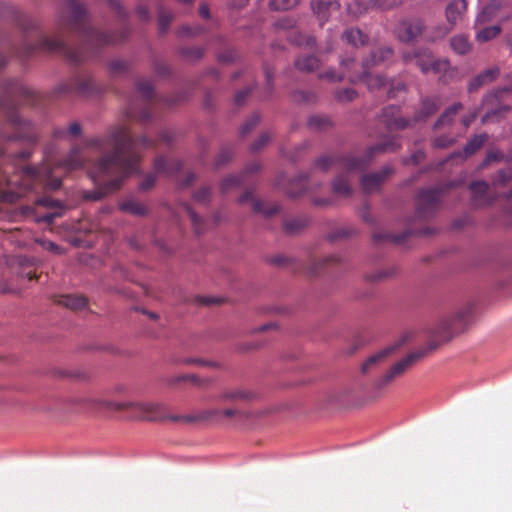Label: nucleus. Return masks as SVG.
<instances>
[{
  "mask_svg": "<svg viewBox=\"0 0 512 512\" xmlns=\"http://www.w3.org/2000/svg\"><path fill=\"white\" fill-rule=\"evenodd\" d=\"M295 66L300 71L312 72L319 67V59L313 55L298 57Z\"/></svg>",
  "mask_w": 512,
  "mask_h": 512,
  "instance_id": "a19ab883",
  "label": "nucleus"
},
{
  "mask_svg": "<svg viewBox=\"0 0 512 512\" xmlns=\"http://www.w3.org/2000/svg\"><path fill=\"white\" fill-rule=\"evenodd\" d=\"M138 92L141 94V103H131L126 111V116L130 121L147 123L151 120L150 103L155 97L152 83L147 79H140L136 83Z\"/></svg>",
  "mask_w": 512,
  "mask_h": 512,
  "instance_id": "6e6552de",
  "label": "nucleus"
},
{
  "mask_svg": "<svg viewBox=\"0 0 512 512\" xmlns=\"http://www.w3.org/2000/svg\"><path fill=\"white\" fill-rule=\"evenodd\" d=\"M506 0H491L478 14L476 20L481 23H498L508 19L505 11Z\"/></svg>",
  "mask_w": 512,
  "mask_h": 512,
  "instance_id": "ddd939ff",
  "label": "nucleus"
},
{
  "mask_svg": "<svg viewBox=\"0 0 512 512\" xmlns=\"http://www.w3.org/2000/svg\"><path fill=\"white\" fill-rule=\"evenodd\" d=\"M429 349H420L409 353L406 357L394 364L382 377L375 382L376 389H383L389 385L395 378L403 375L410 367L421 360Z\"/></svg>",
  "mask_w": 512,
  "mask_h": 512,
  "instance_id": "1a4fd4ad",
  "label": "nucleus"
},
{
  "mask_svg": "<svg viewBox=\"0 0 512 512\" xmlns=\"http://www.w3.org/2000/svg\"><path fill=\"white\" fill-rule=\"evenodd\" d=\"M474 27L476 29V40L480 43L496 38L501 32V26L498 23H481L479 25L478 20H476Z\"/></svg>",
  "mask_w": 512,
  "mask_h": 512,
  "instance_id": "b1692460",
  "label": "nucleus"
},
{
  "mask_svg": "<svg viewBox=\"0 0 512 512\" xmlns=\"http://www.w3.org/2000/svg\"><path fill=\"white\" fill-rule=\"evenodd\" d=\"M400 144L395 139H388L369 147L363 157L353 154L325 155L315 161V167L321 171H327L331 167H337L343 171L332 182V191L336 196L348 197L352 194V182L350 174L361 172L367 168L372 158L380 153L395 152L400 149Z\"/></svg>",
  "mask_w": 512,
  "mask_h": 512,
  "instance_id": "39448f33",
  "label": "nucleus"
},
{
  "mask_svg": "<svg viewBox=\"0 0 512 512\" xmlns=\"http://www.w3.org/2000/svg\"><path fill=\"white\" fill-rule=\"evenodd\" d=\"M93 408L99 411H128L130 416L142 420L159 421L171 420L174 422H195L204 420H220V409H207L198 415H168L163 405L152 402H130V401H109L95 399L92 401Z\"/></svg>",
  "mask_w": 512,
  "mask_h": 512,
  "instance_id": "423d86ee",
  "label": "nucleus"
},
{
  "mask_svg": "<svg viewBox=\"0 0 512 512\" xmlns=\"http://www.w3.org/2000/svg\"><path fill=\"white\" fill-rule=\"evenodd\" d=\"M319 78L326 80L330 83L341 82L344 79V75L341 71H336L334 68H329L325 72L319 74Z\"/></svg>",
  "mask_w": 512,
  "mask_h": 512,
  "instance_id": "603ef678",
  "label": "nucleus"
},
{
  "mask_svg": "<svg viewBox=\"0 0 512 512\" xmlns=\"http://www.w3.org/2000/svg\"><path fill=\"white\" fill-rule=\"evenodd\" d=\"M358 97V93L353 88H343L335 91V98L340 102H352Z\"/></svg>",
  "mask_w": 512,
  "mask_h": 512,
  "instance_id": "8fccbe9b",
  "label": "nucleus"
},
{
  "mask_svg": "<svg viewBox=\"0 0 512 512\" xmlns=\"http://www.w3.org/2000/svg\"><path fill=\"white\" fill-rule=\"evenodd\" d=\"M69 15L59 18L57 31L48 36L39 31L35 20L24 15L18 19V25L28 33L35 30L37 41L32 43L25 37L19 52L21 57H29L37 52L63 56L72 64H79L86 58L96 55L101 47L118 43L127 37L126 30L121 33H105L95 29L90 23V15L83 3L66 0Z\"/></svg>",
  "mask_w": 512,
  "mask_h": 512,
  "instance_id": "f257e3e1",
  "label": "nucleus"
},
{
  "mask_svg": "<svg viewBox=\"0 0 512 512\" xmlns=\"http://www.w3.org/2000/svg\"><path fill=\"white\" fill-rule=\"evenodd\" d=\"M504 154L501 151H489L481 164V168L486 167L493 161H501L504 159Z\"/></svg>",
  "mask_w": 512,
  "mask_h": 512,
  "instance_id": "680f3d73",
  "label": "nucleus"
},
{
  "mask_svg": "<svg viewBox=\"0 0 512 512\" xmlns=\"http://www.w3.org/2000/svg\"><path fill=\"white\" fill-rule=\"evenodd\" d=\"M340 7V4L336 0H312L311 1V9L320 24L323 25L326 21H328L330 12L336 11Z\"/></svg>",
  "mask_w": 512,
  "mask_h": 512,
  "instance_id": "4be33fe9",
  "label": "nucleus"
},
{
  "mask_svg": "<svg viewBox=\"0 0 512 512\" xmlns=\"http://www.w3.org/2000/svg\"><path fill=\"white\" fill-rule=\"evenodd\" d=\"M340 71L344 79L349 81V75L353 72H362V63L359 65L354 58H343L340 60Z\"/></svg>",
  "mask_w": 512,
  "mask_h": 512,
  "instance_id": "c03bdc74",
  "label": "nucleus"
},
{
  "mask_svg": "<svg viewBox=\"0 0 512 512\" xmlns=\"http://www.w3.org/2000/svg\"><path fill=\"white\" fill-rule=\"evenodd\" d=\"M260 169V165L258 163H252L246 167L244 172L237 175H230L224 178L220 184V190L222 194H226L232 189L240 187L244 183L247 182V175L257 172Z\"/></svg>",
  "mask_w": 512,
  "mask_h": 512,
  "instance_id": "412c9836",
  "label": "nucleus"
},
{
  "mask_svg": "<svg viewBox=\"0 0 512 512\" xmlns=\"http://www.w3.org/2000/svg\"><path fill=\"white\" fill-rule=\"evenodd\" d=\"M380 121L389 131L404 130L411 125V120L400 116V108L395 105H389L382 109Z\"/></svg>",
  "mask_w": 512,
  "mask_h": 512,
  "instance_id": "f3484780",
  "label": "nucleus"
},
{
  "mask_svg": "<svg viewBox=\"0 0 512 512\" xmlns=\"http://www.w3.org/2000/svg\"><path fill=\"white\" fill-rule=\"evenodd\" d=\"M270 134L268 132L262 133L256 141L251 146L253 151H258L263 148L270 140Z\"/></svg>",
  "mask_w": 512,
  "mask_h": 512,
  "instance_id": "774afa93",
  "label": "nucleus"
},
{
  "mask_svg": "<svg viewBox=\"0 0 512 512\" xmlns=\"http://www.w3.org/2000/svg\"><path fill=\"white\" fill-rule=\"evenodd\" d=\"M412 232L409 230V231H406L405 233L401 234V235H392V234H374V240L375 241H380L382 239H387V240H391L392 242L394 243H401L402 241H404V239L409 235L411 234Z\"/></svg>",
  "mask_w": 512,
  "mask_h": 512,
  "instance_id": "052dcab7",
  "label": "nucleus"
},
{
  "mask_svg": "<svg viewBox=\"0 0 512 512\" xmlns=\"http://www.w3.org/2000/svg\"><path fill=\"white\" fill-rule=\"evenodd\" d=\"M441 198V189H424L418 193L416 201V216L425 220L430 218L438 208Z\"/></svg>",
  "mask_w": 512,
  "mask_h": 512,
  "instance_id": "9d476101",
  "label": "nucleus"
},
{
  "mask_svg": "<svg viewBox=\"0 0 512 512\" xmlns=\"http://www.w3.org/2000/svg\"><path fill=\"white\" fill-rule=\"evenodd\" d=\"M180 35H187V36H195L202 34L204 32L203 28L201 26H188L184 25L179 29Z\"/></svg>",
  "mask_w": 512,
  "mask_h": 512,
  "instance_id": "0e129e2a",
  "label": "nucleus"
},
{
  "mask_svg": "<svg viewBox=\"0 0 512 512\" xmlns=\"http://www.w3.org/2000/svg\"><path fill=\"white\" fill-rule=\"evenodd\" d=\"M58 303L71 310H82L87 304L88 300L86 297L81 295H62L58 300Z\"/></svg>",
  "mask_w": 512,
  "mask_h": 512,
  "instance_id": "c9c22d12",
  "label": "nucleus"
},
{
  "mask_svg": "<svg viewBox=\"0 0 512 512\" xmlns=\"http://www.w3.org/2000/svg\"><path fill=\"white\" fill-rule=\"evenodd\" d=\"M439 109V100L436 98H425L422 101L420 110L414 116V122L424 121L432 116Z\"/></svg>",
  "mask_w": 512,
  "mask_h": 512,
  "instance_id": "72a5a7b5",
  "label": "nucleus"
},
{
  "mask_svg": "<svg viewBox=\"0 0 512 512\" xmlns=\"http://www.w3.org/2000/svg\"><path fill=\"white\" fill-rule=\"evenodd\" d=\"M512 181V168L498 170L491 179L494 188L506 187Z\"/></svg>",
  "mask_w": 512,
  "mask_h": 512,
  "instance_id": "ea45409f",
  "label": "nucleus"
},
{
  "mask_svg": "<svg viewBox=\"0 0 512 512\" xmlns=\"http://www.w3.org/2000/svg\"><path fill=\"white\" fill-rule=\"evenodd\" d=\"M180 53L183 57H185L188 60L196 61L203 57L204 55V49L202 47H183L180 50Z\"/></svg>",
  "mask_w": 512,
  "mask_h": 512,
  "instance_id": "de8ad7c7",
  "label": "nucleus"
},
{
  "mask_svg": "<svg viewBox=\"0 0 512 512\" xmlns=\"http://www.w3.org/2000/svg\"><path fill=\"white\" fill-rule=\"evenodd\" d=\"M119 208L121 211L135 216H144L148 212L147 207L135 199H127L122 201L119 204Z\"/></svg>",
  "mask_w": 512,
  "mask_h": 512,
  "instance_id": "e433bc0d",
  "label": "nucleus"
},
{
  "mask_svg": "<svg viewBox=\"0 0 512 512\" xmlns=\"http://www.w3.org/2000/svg\"><path fill=\"white\" fill-rule=\"evenodd\" d=\"M259 115L253 114L240 128V135H247L259 123Z\"/></svg>",
  "mask_w": 512,
  "mask_h": 512,
  "instance_id": "bf43d9fd",
  "label": "nucleus"
},
{
  "mask_svg": "<svg viewBox=\"0 0 512 512\" xmlns=\"http://www.w3.org/2000/svg\"><path fill=\"white\" fill-rule=\"evenodd\" d=\"M187 377H189V381L197 387H208L213 382V379L211 378H200L196 374H188Z\"/></svg>",
  "mask_w": 512,
  "mask_h": 512,
  "instance_id": "69168bd1",
  "label": "nucleus"
},
{
  "mask_svg": "<svg viewBox=\"0 0 512 512\" xmlns=\"http://www.w3.org/2000/svg\"><path fill=\"white\" fill-rule=\"evenodd\" d=\"M404 340L397 342L395 345L388 346L378 353L370 356L362 365V372L367 373L373 366L382 362L387 356L392 354L397 348H399Z\"/></svg>",
  "mask_w": 512,
  "mask_h": 512,
  "instance_id": "c756f323",
  "label": "nucleus"
},
{
  "mask_svg": "<svg viewBox=\"0 0 512 512\" xmlns=\"http://www.w3.org/2000/svg\"><path fill=\"white\" fill-rule=\"evenodd\" d=\"M83 145L100 153L88 170L96 190L85 194L87 200L97 201L117 191L124 180L138 170L141 155L137 140L126 126H113L103 136L86 139Z\"/></svg>",
  "mask_w": 512,
  "mask_h": 512,
  "instance_id": "f03ea898",
  "label": "nucleus"
},
{
  "mask_svg": "<svg viewBox=\"0 0 512 512\" xmlns=\"http://www.w3.org/2000/svg\"><path fill=\"white\" fill-rule=\"evenodd\" d=\"M471 192V204L475 208H482L493 203L494 198L488 194L489 184L486 181L478 180L469 184Z\"/></svg>",
  "mask_w": 512,
  "mask_h": 512,
  "instance_id": "aec40b11",
  "label": "nucleus"
},
{
  "mask_svg": "<svg viewBox=\"0 0 512 512\" xmlns=\"http://www.w3.org/2000/svg\"><path fill=\"white\" fill-rule=\"evenodd\" d=\"M424 31V24L421 19H404L395 28L397 38L405 43L417 39Z\"/></svg>",
  "mask_w": 512,
  "mask_h": 512,
  "instance_id": "2eb2a0df",
  "label": "nucleus"
},
{
  "mask_svg": "<svg viewBox=\"0 0 512 512\" xmlns=\"http://www.w3.org/2000/svg\"><path fill=\"white\" fill-rule=\"evenodd\" d=\"M38 95L33 90L17 80L7 81L0 95V116L4 125L0 129V136L5 140H24L35 143L38 139L34 126L22 120L17 107L20 104L35 105Z\"/></svg>",
  "mask_w": 512,
  "mask_h": 512,
  "instance_id": "20e7f679",
  "label": "nucleus"
},
{
  "mask_svg": "<svg viewBox=\"0 0 512 512\" xmlns=\"http://www.w3.org/2000/svg\"><path fill=\"white\" fill-rule=\"evenodd\" d=\"M449 61L446 59H434L432 57V62L430 64V71H432L435 74H439L441 72L447 71L449 68Z\"/></svg>",
  "mask_w": 512,
  "mask_h": 512,
  "instance_id": "13d9d810",
  "label": "nucleus"
},
{
  "mask_svg": "<svg viewBox=\"0 0 512 512\" xmlns=\"http://www.w3.org/2000/svg\"><path fill=\"white\" fill-rule=\"evenodd\" d=\"M455 141H456L455 136L444 134V135L435 137L432 140V145L435 148H447V147L453 145L455 143Z\"/></svg>",
  "mask_w": 512,
  "mask_h": 512,
  "instance_id": "864d4df0",
  "label": "nucleus"
},
{
  "mask_svg": "<svg viewBox=\"0 0 512 512\" xmlns=\"http://www.w3.org/2000/svg\"><path fill=\"white\" fill-rule=\"evenodd\" d=\"M510 91H512V86L499 88L484 97L483 106L486 108V113L482 118L483 123H487L494 118H499L503 113L510 110L509 106L500 104L503 95Z\"/></svg>",
  "mask_w": 512,
  "mask_h": 512,
  "instance_id": "9b49d317",
  "label": "nucleus"
},
{
  "mask_svg": "<svg viewBox=\"0 0 512 512\" xmlns=\"http://www.w3.org/2000/svg\"><path fill=\"white\" fill-rule=\"evenodd\" d=\"M394 173L391 166H384L380 171L364 174L360 179V185L365 193L378 191L384 181Z\"/></svg>",
  "mask_w": 512,
  "mask_h": 512,
  "instance_id": "a211bd4d",
  "label": "nucleus"
},
{
  "mask_svg": "<svg viewBox=\"0 0 512 512\" xmlns=\"http://www.w3.org/2000/svg\"><path fill=\"white\" fill-rule=\"evenodd\" d=\"M450 47L455 53L465 55L470 52L472 45L465 35H456L450 39Z\"/></svg>",
  "mask_w": 512,
  "mask_h": 512,
  "instance_id": "58836bf2",
  "label": "nucleus"
},
{
  "mask_svg": "<svg viewBox=\"0 0 512 512\" xmlns=\"http://www.w3.org/2000/svg\"><path fill=\"white\" fill-rule=\"evenodd\" d=\"M95 90V83L93 79L86 75H78L70 80L61 83L57 87L58 94H81L89 95Z\"/></svg>",
  "mask_w": 512,
  "mask_h": 512,
  "instance_id": "f8f14e48",
  "label": "nucleus"
},
{
  "mask_svg": "<svg viewBox=\"0 0 512 512\" xmlns=\"http://www.w3.org/2000/svg\"><path fill=\"white\" fill-rule=\"evenodd\" d=\"M462 108L463 105L461 103H455L448 107L435 122L434 130L437 131L449 127Z\"/></svg>",
  "mask_w": 512,
  "mask_h": 512,
  "instance_id": "473e14b6",
  "label": "nucleus"
},
{
  "mask_svg": "<svg viewBox=\"0 0 512 512\" xmlns=\"http://www.w3.org/2000/svg\"><path fill=\"white\" fill-rule=\"evenodd\" d=\"M468 311L466 310H460L454 315H450L447 317L442 318L439 321L436 334L438 337L442 340L449 339L454 333H457L466 316Z\"/></svg>",
  "mask_w": 512,
  "mask_h": 512,
  "instance_id": "dca6fc26",
  "label": "nucleus"
},
{
  "mask_svg": "<svg viewBox=\"0 0 512 512\" xmlns=\"http://www.w3.org/2000/svg\"><path fill=\"white\" fill-rule=\"evenodd\" d=\"M31 151L24 150L15 155L14 164H7L0 169V201L13 203L25 192L41 188L55 191L61 187L62 175L86 166L82 148L73 146L67 156L57 164L46 155L40 166H18L17 162L30 158Z\"/></svg>",
  "mask_w": 512,
  "mask_h": 512,
  "instance_id": "7ed1b4c3",
  "label": "nucleus"
},
{
  "mask_svg": "<svg viewBox=\"0 0 512 512\" xmlns=\"http://www.w3.org/2000/svg\"><path fill=\"white\" fill-rule=\"evenodd\" d=\"M290 41L298 46L306 45L308 47H314L316 44V39L312 36H304L300 33H292L289 36Z\"/></svg>",
  "mask_w": 512,
  "mask_h": 512,
  "instance_id": "09e8293b",
  "label": "nucleus"
},
{
  "mask_svg": "<svg viewBox=\"0 0 512 512\" xmlns=\"http://www.w3.org/2000/svg\"><path fill=\"white\" fill-rule=\"evenodd\" d=\"M156 182V176L153 173H149L145 176L143 181L139 184V189L142 191H148L154 187Z\"/></svg>",
  "mask_w": 512,
  "mask_h": 512,
  "instance_id": "338daca9",
  "label": "nucleus"
},
{
  "mask_svg": "<svg viewBox=\"0 0 512 512\" xmlns=\"http://www.w3.org/2000/svg\"><path fill=\"white\" fill-rule=\"evenodd\" d=\"M341 40L348 45L359 48L367 45L369 37L359 28H348L342 33Z\"/></svg>",
  "mask_w": 512,
  "mask_h": 512,
  "instance_id": "a878e982",
  "label": "nucleus"
},
{
  "mask_svg": "<svg viewBox=\"0 0 512 512\" xmlns=\"http://www.w3.org/2000/svg\"><path fill=\"white\" fill-rule=\"evenodd\" d=\"M299 0H271L269 6L273 10H288L295 7Z\"/></svg>",
  "mask_w": 512,
  "mask_h": 512,
  "instance_id": "4d7b16f0",
  "label": "nucleus"
},
{
  "mask_svg": "<svg viewBox=\"0 0 512 512\" xmlns=\"http://www.w3.org/2000/svg\"><path fill=\"white\" fill-rule=\"evenodd\" d=\"M173 19V14L164 9H160L158 13V25L161 33H165Z\"/></svg>",
  "mask_w": 512,
  "mask_h": 512,
  "instance_id": "3c124183",
  "label": "nucleus"
},
{
  "mask_svg": "<svg viewBox=\"0 0 512 512\" xmlns=\"http://www.w3.org/2000/svg\"><path fill=\"white\" fill-rule=\"evenodd\" d=\"M308 225V219L305 216H296L287 218L284 221L283 229L288 234H296L299 233L302 229H304Z\"/></svg>",
  "mask_w": 512,
  "mask_h": 512,
  "instance_id": "4c0bfd02",
  "label": "nucleus"
},
{
  "mask_svg": "<svg viewBox=\"0 0 512 512\" xmlns=\"http://www.w3.org/2000/svg\"><path fill=\"white\" fill-rule=\"evenodd\" d=\"M195 202L200 204H207L211 199V188L208 186L201 187L193 194Z\"/></svg>",
  "mask_w": 512,
  "mask_h": 512,
  "instance_id": "5fc2aeb1",
  "label": "nucleus"
},
{
  "mask_svg": "<svg viewBox=\"0 0 512 512\" xmlns=\"http://www.w3.org/2000/svg\"><path fill=\"white\" fill-rule=\"evenodd\" d=\"M252 396V393L247 390L242 388H232L222 391L217 399L222 402L238 403L246 402L250 400Z\"/></svg>",
  "mask_w": 512,
  "mask_h": 512,
  "instance_id": "cd10ccee",
  "label": "nucleus"
},
{
  "mask_svg": "<svg viewBox=\"0 0 512 512\" xmlns=\"http://www.w3.org/2000/svg\"><path fill=\"white\" fill-rule=\"evenodd\" d=\"M178 364L183 365H197L207 368L219 369L221 365L216 361L205 360L202 358L187 357L177 361Z\"/></svg>",
  "mask_w": 512,
  "mask_h": 512,
  "instance_id": "49530a36",
  "label": "nucleus"
},
{
  "mask_svg": "<svg viewBox=\"0 0 512 512\" xmlns=\"http://www.w3.org/2000/svg\"><path fill=\"white\" fill-rule=\"evenodd\" d=\"M432 53L428 49H422L414 52H404L402 57L404 62H412L415 61V64L420 68V70L427 74L430 72V64L432 62Z\"/></svg>",
  "mask_w": 512,
  "mask_h": 512,
  "instance_id": "5701e85b",
  "label": "nucleus"
},
{
  "mask_svg": "<svg viewBox=\"0 0 512 512\" xmlns=\"http://www.w3.org/2000/svg\"><path fill=\"white\" fill-rule=\"evenodd\" d=\"M182 168L181 161L177 159H168L166 157H157L154 161V169L159 174L173 176Z\"/></svg>",
  "mask_w": 512,
  "mask_h": 512,
  "instance_id": "393cba45",
  "label": "nucleus"
},
{
  "mask_svg": "<svg viewBox=\"0 0 512 512\" xmlns=\"http://www.w3.org/2000/svg\"><path fill=\"white\" fill-rule=\"evenodd\" d=\"M250 201L255 213H259L266 218H270L280 211V206L276 203H266L253 196L252 191H245L237 200L239 204Z\"/></svg>",
  "mask_w": 512,
  "mask_h": 512,
  "instance_id": "6ab92c4d",
  "label": "nucleus"
},
{
  "mask_svg": "<svg viewBox=\"0 0 512 512\" xmlns=\"http://www.w3.org/2000/svg\"><path fill=\"white\" fill-rule=\"evenodd\" d=\"M340 262H341V259L337 255L325 256V257L321 258L319 261H317V262L315 261L312 264L311 270L315 274L320 273L325 268H327L331 265L338 264Z\"/></svg>",
  "mask_w": 512,
  "mask_h": 512,
  "instance_id": "a18cd8bd",
  "label": "nucleus"
},
{
  "mask_svg": "<svg viewBox=\"0 0 512 512\" xmlns=\"http://www.w3.org/2000/svg\"><path fill=\"white\" fill-rule=\"evenodd\" d=\"M466 8V0H453L447 5L445 13L451 26H454L462 18Z\"/></svg>",
  "mask_w": 512,
  "mask_h": 512,
  "instance_id": "2f4dec72",
  "label": "nucleus"
},
{
  "mask_svg": "<svg viewBox=\"0 0 512 512\" xmlns=\"http://www.w3.org/2000/svg\"><path fill=\"white\" fill-rule=\"evenodd\" d=\"M487 140L488 135L486 133L475 135L474 137L468 140L463 152H457L453 154L452 157L457 156L461 157L462 159H465L468 156H471L475 154L478 150H480Z\"/></svg>",
  "mask_w": 512,
  "mask_h": 512,
  "instance_id": "c85d7f7f",
  "label": "nucleus"
},
{
  "mask_svg": "<svg viewBox=\"0 0 512 512\" xmlns=\"http://www.w3.org/2000/svg\"><path fill=\"white\" fill-rule=\"evenodd\" d=\"M307 126L312 131H325L332 126V123L326 116L314 115L308 119Z\"/></svg>",
  "mask_w": 512,
  "mask_h": 512,
  "instance_id": "79ce46f5",
  "label": "nucleus"
},
{
  "mask_svg": "<svg viewBox=\"0 0 512 512\" xmlns=\"http://www.w3.org/2000/svg\"><path fill=\"white\" fill-rule=\"evenodd\" d=\"M82 133V127L78 122L71 123L67 129L56 127L53 129L52 136L59 140H70L77 138Z\"/></svg>",
  "mask_w": 512,
  "mask_h": 512,
  "instance_id": "f704fd0d",
  "label": "nucleus"
},
{
  "mask_svg": "<svg viewBox=\"0 0 512 512\" xmlns=\"http://www.w3.org/2000/svg\"><path fill=\"white\" fill-rule=\"evenodd\" d=\"M352 232H353V230L350 228H347V227L339 228V229L333 231L332 233H330L328 236V239L330 241H336L340 238L348 237L349 235L352 234Z\"/></svg>",
  "mask_w": 512,
  "mask_h": 512,
  "instance_id": "e2e57ef3",
  "label": "nucleus"
},
{
  "mask_svg": "<svg viewBox=\"0 0 512 512\" xmlns=\"http://www.w3.org/2000/svg\"><path fill=\"white\" fill-rule=\"evenodd\" d=\"M500 74V69L498 67L489 68L482 73L475 76L468 85V90L473 92L485 84L491 83L494 81Z\"/></svg>",
  "mask_w": 512,
  "mask_h": 512,
  "instance_id": "bb28decb",
  "label": "nucleus"
},
{
  "mask_svg": "<svg viewBox=\"0 0 512 512\" xmlns=\"http://www.w3.org/2000/svg\"><path fill=\"white\" fill-rule=\"evenodd\" d=\"M183 209L185 210V212L187 213V215L189 216V219L192 223V226H193V229H194V232L197 234V235H200L202 233H204V231L206 230V223L204 222L203 219H201L195 212L194 210L191 208V206L189 204H184L183 205Z\"/></svg>",
  "mask_w": 512,
  "mask_h": 512,
  "instance_id": "37998d69",
  "label": "nucleus"
},
{
  "mask_svg": "<svg viewBox=\"0 0 512 512\" xmlns=\"http://www.w3.org/2000/svg\"><path fill=\"white\" fill-rule=\"evenodd\" d=\"M394 56L391 47H379L362 60V72H353L349 75V82H363L370 91H378L385 88L389 81L382 74H372L371 70L375 67L389 63Z\"/></svg>",
  "mask_w": 512,
  "mask_h": 512,
  "instance_id": "0eeeda50",
  "label": "nucleus"
},
{
  "mask_svg": "<svg viewBox=\"0 0 512 512\" xmlns=\"http://www.w3.org/2000/svg\"><path fill=\"white\" fill-rule=\"evenodd\" d=\"M307 174H300L294 179L290 180L284 187L283 190L290 197H298L302 195L307 188Z\"/></svg>",
  "mask_w": 512,
  "mask_h": 512,
  "instance_id": "7c9ffc66",
  "label": "nucleus"
},
{
  "mask_svg": "<svg viewBox=\"0 0 512 512\" xmlns=\"http://www.w3.org/2000/svg\"><path fill=\"white\" fill-rule=\"evenodd\" d=\"M402 1L403 0H370L366 3L355 0L347 5V11L353 17L358 18L371 8L388 10L400 5Z\"/></svg>",
  "mask_w": 512,
  "mask_h": 512,
  "instance_id": "4468645a",
  "label": "nucleus"
},
{
  "mask_svg": "<svg viewBox=\"0 0 512 512\" xmlns=\"http://www.w3.org/2000/svg\"><path fill=\"white\" fill-rule=\"evenodd\" d=\"M232 156H233L232 148L223 147L216 157V160H215L216 168H220L221 166L227 164L231 160Z\"/></svg>",
  "mask_w": 512,
  "mask_h": 512,
  "instance_id": "6e6d98bb",
  "label": "nucleus"
}]
</instances>
